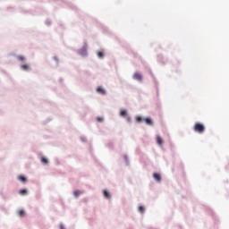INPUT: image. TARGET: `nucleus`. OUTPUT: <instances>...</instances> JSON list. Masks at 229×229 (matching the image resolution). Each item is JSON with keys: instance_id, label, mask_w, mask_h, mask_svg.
I'll return each instance as SVG.
<instances>
[{"instance_id": "9b49d317", "label": "nucleus", "mask_w": 229, "mask_h": 229, "mask_svg": "<svg viewBox=\"0 0 229 229\" xmlns=\"http://www.w3.org/2000/svg\"><path fill=\"white\" fill-rule=\"evenodd\" d=\"M19 194H21V196H26V194H28V191H26V190H21V191H19Z\"/></svg>"}, {"instance_id": "1a4fd4ad", "label": "nucleus", "mask_w": 229, "mask_h": 229, "mask_svg": "<svg viewBox=\"0 0 229 229\" xmlns=\"http://www.w3.org/2000/svg\"><path fill=\"white\" fill-rule=\"evenodd\" d=\"M24 215H25L24 210L22 209L18 210V216H20V217H24Z\"/></svg>"}, {"instance_id": "4468645a", "label": "nucleus", "mask_w": 229, "mask_h": 229, "mask_svg": "<svg viewBox=\"0 0 229 229\" xmlns=\"http://www.w3.org/2000/svg\"><path fill=\"white\" fill-rule=\"evenodd\" d=\"M80 194H81V191H75L73 192V195H74L75 198H78V197L80 196Z\"/></svg>"}, {"instance_id": "a211bd4d", "label": "nucleus", "mask_w": 229, "mask_h": 229, "mask_svg": "<svg viewBox=\"0 0 229 229\" xmlns=\"http://www.w3.org/2000/svg\"><path fill=\"white\" fill-rule=\"evenodd\" d=\"M142 121V118L140 116L136 117V123H140Z\"/></svg>"}, {"instance_id": "f257e3e1", "label": "nucleus", "mask_w": 229, "mask_h": 229, "mask_svg": "<svg viewBox=\"0 0 229 229\" xmlns=\"http://www.w3.org/2000/svg\"><path fill=\"white\" fill-rule=\"evenodd\" d=\"M193 130L197 133H203L205 131V125H203V123H197L193 126Z\"/></svg>"}, {"instance_id": "412c9836", "label": "nucleus", "mask_w": 229, "mask_h": 229, "mask_svg": "<svg viewBox=\"0 0 229 229\" xmlns=\"http://www.w3.org/2000/svg\"><path fill=\"white\" fill-rule=\"evenodd\" d=\"M128 121H130V118H128Z\"/></svg>"}, {"instance_id": "f3484780", "label": "nucleus", "mask_w": 229, "mask_h": 229, "mask_svg": "<svg viewBox=\"0 0 229 229\" xmlns=\"http://www.w3.org/2000/svg\"><path fill=\"white\" fill-rule=\"evenodd\" d=\"M98 58H103V56H104L103 52H101V51L98 52Z\"/></svg>"}, {"instance_id": "f8f14e48", "label": "nucleus", "mask_w": 229, "mask_h": 229, "mask_svg": "<svg viewBox=\"0 0 229 229\" xmlns=\"http://www.w3.org/2000/svg\"><path fill=\"white\" fill-rule=\"evenodd\" d=\"M17 59H18L20 62H24V60H26V57H24L23 55H18V56H17Z\"/></svg>"}, {"instance_id": "6ab92c4d", "label": "nucleus", "mask_w": 229, "mask_h": 229, "mask_svg": "<svg viewBox=\"0 0 229 229\" xmlns=\"http://www.w3.org/2000/svg\"><path fill=\"white\" fill-rule=\"evenodd\" d=\"M98 123H103V117H97Z\"/></svg>"}, {"instance_id": "20e7f679", "label": "nucleus", "mask_w": 229, "mask_h": 229, "mask_svg": "<svg viewBox=\"0 0 229 229\" xmlns=\"http://www.w3.org/2000/svg\"><path fill=\"white\" fill-rule=\"evenodd\" d=\"M157 144H158V146H162V144H164V140H162V137L160 136H157Z\"/></svg>"}, {"instance_id": "f03ea898", "label": "nucleus", "mask_w": 229, "mask_h": 229, "mask_svg": "<svg viewBox=\"0 0 229 229\" xmlns=\"http://www.w3.org/2000/svg\"><path fill=\"white\" fill-rule=\"evenodd\" d=\"M133 78L138 81H142V75L139 72L134 73Z\"/></svg>"}, {"instance_id": "0eeeda50", "label": "nucleus", "mask_w": 229, "mask_h": 229, "mask_svg": "<svg viewBox=\"0 0 229 229\" xmlns=\"http://www.w3.org/2000/svg\"><path fill=\"white\" fill-rule=\"evenodd\" d=\"M103 194L104 198H106V199H110V193L106 190L103 191Z\"/></svg>"}, {"instance_id": "6e6552de", "label": "nucleus", "mask_w": 229, "mask_h": 229, "mask_svg": "<svg viewBox=\"0 0 229 229\" xmlns=\"http://www.w3.org/2000/svg\"><path fill=\"white\" fill-rule=\"evenodd\" d=\"M22 71H30V64H23L21 66Z\"/></svg>"}, {"instance_id": "423d86ee", "label": "nucleus", "mask_w": 229, "mask_h": 229, "mask_svg": "<svg viewBox=\"0 0 229 229\" xmlns=\"http://www.w3.org/2000/svg\"><path fill=\"white\" fill-rule=\"evenodd\" d=\"M97 92H98V94H102L103 96L106 94V92L101 87L97 88Z\"/></svg>"}, {"instance_id": "2eb2a0df", "label": "nucleus", "mask_w": 229, "mask_h": 229, "mask_svg": "<svg viewBox=\"0 0 229 229\" xmlns=\"http://www.w3.org/2000/svg\"><path fill=\"white\" fill-rule=\"evenodd\" d=\"M126 110H122L121 112H120V115L122 116V117H125V115H126Z\"/></svg>"}, {"instance_id": "ddd939ff", "label": "nucleus", "mask_w": 229, "mask_h": 229, "mask_svg": "<svg viewBox=\"0 0 229 229\" xmlns=\"http://www.w3.org/2000/svg\"><path fill=\"white\" fill-rule=\"evenodd\" d=\"M41 162H42V164H44V165H46L48 164L49 161L47 160V158L42 157V158H41Z\"/></svg>"}, {"instance_id": "7ed1b4c3", "label": "nucleus", "mask_w": 229, "mask_h": 229, "mask_svg": "<svg viewBox=\"0 0 229 229\" xmlns=\"http://www.w3.org/2000/svg\"><path fill=\"white\" fill-rule=\"evenodd\" d=\"M153 178L156 180V182H160L162 180V176H160V174L157 173L153 174Z\"/></svg>"}, {"instance_id": "aec40b11", "label": "nucleus", "mask_w": 229, "mask_h": 229, "mask_svg": "<svg viewBox=\"0 0 229 229\" xmlns=\"http://www.w3.org/2000/svg\"><path fill=\"white\" fill-rule=\"evenodd\" d=\"M61 229H64V227H63V226H61Z\"/></svg>"}, {"instance_id": "39448f33", "label": "nucleus", "mask_w": 229, "mask_h": 229, "mask_svg": "<svg viewBox=\"0 0 229 229\" xmlns=\"http://www.w3.org/2000/svg\"><path fill=\"white\" fill-rule=\"evenodd\" d=\"M143 121L148 124V126H153V121L150 120V118H144Z\"/></svg>"}, {"instance_id": "9d476101", "label": "nucleus", "mask_w": 229, "mask_h": 229, "mask_svg": "<svg viewBox=\"0 0 229 229\" xmlns=\"http://www.w3.org/2000/svg\"><path fill=\"white\" fill-rule=\"evenodd\" d=\"M18 180H20V182H22L23 183L26 182V177H24L23 175H20L18 177Z\"/></svg>"}, {"instance_id": "dca6fc26", "label": "nucleus", "mask_w": 229, "mask_h": 229, "mask_svg": "<svg viewBox=\"0 0 229 229\" xmlns=\"http://www.w3.org/2000/svg\"><path fill=\"white\" fill-rule=\"evenodd\" d=\"M139 212H140V214H144V207L140 206L139 207Z\"/></svg>"}]
</instances>
